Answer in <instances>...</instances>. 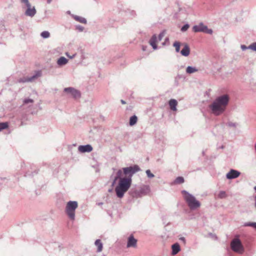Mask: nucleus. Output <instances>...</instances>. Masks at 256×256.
<instances>
[{"label": "nucleus", "instance_id": "1a4fd4ad", "mask_svg": "<svg viewBox=\"0 0 256 256\" xmlns=\"http://www.w3.org/2000/svg\"><path fill=\"white\" fill-rule=\"evenodd\" d=\"M41 75V72H36V73L34 74L32 76L30 77H24L22 78H20L18 82H31L34 80L36 78L40 76Z\"/></svg>", "mask_w": 256, "mask_h": 256}, {"label": "nucleus", "instance_id": "4be33fe9", "mask_svg": "<svg viewBox=\"0 0 256 256\" xmlns=\"http://www.w3.org/2000/svg\"><path fill=\"white\" fill-rule=\"evenodd\" d=\"M73 18L76 20L80 23L84 24H86V22H87L86 20L84 18H82V17H81L80 16H74Z\"/></svg>", "mask_w": 256, "mask_h": 256}, {"label": "nucleus", "instance_id": "4468645a", "mask_svg": "<svg viewBox=\"0 0 256 256\" xmlns=\"http://www.w3.org/2000/svg\"><path fill=\"white\" fill-rule=\"evenodd\" d=\"M140 193L142 196L144 195L147 194L150 192V188L148 186L144 185L141 186L139 189Z\"/></svg>", "mask_w": 256, "mask_h": 256}, {"label": "nucleus", "instance_id": "e433bc0d", "mask_svg": "<svg viewBox=\"0 0 256 256\" xmlns=\"http://www.w3.org/2000/svg\"><path fill=\"white\" fill-rule=\"evenodd\" d=\"M34 100L30 98H26L24 100V104H28V103H33Z\"/></svg>", "mask_w": 256, "mask_h": 256}, {"label": "nucleus", "instance_id": "c756f323", "mask_svg": "<svg viewBox=\"0 0 256 256\" xmlns=\"http://www.w3.org/2000/svg\"><path fill=\"white\" fill-rule=\"evenodd\" d=\"M244 226H252L254 228L256 229V222H248L244 224Z\"/></svg>", "mask_w": 256, "mask_h": 256}, {"label": "nucleus", "instance_id": "3c124183", "mask_svg": "<svg viewBox=\"0 0 256 256\" xmlns=\"http://www.w3.org/2000/svg\"><path fill=\"white\" fill-rule=\"evenodd\" d=\"M102 202L99 203V204L102 205Z\"/></svg>", "mask_w": 256, "mask_h": 256}, {"label": "nucleus", "instance_id": "cd10ccee", "mask_svg": "<svg viewBox=\"0 0 256 256\" xmlns=\"http://www.w3.org/2000/svg\"><path fill=\"white\" fill-rule=\"evenodd\" d=\"M122 174H124L123 171H122V168L118 170V171L117 172L116 174V176H115V178H116V179H118L120 180V178H122Z\"/></svg>", "mask_w": 256, "mask_h": 256}, {"label": "nucleus", "instance_id": "a18cd8bd", "mask_svg": "<svg viewBox=\"0 0 256 256\" xmlns=\"http://www.w3.org/2000/svg\"><path fill=\"white\" fill-rule=\"evenodd\" d=\"M254 200H255V203H254V205H255V206H256V195L254 196Z\"/></svg>", "mask_w": 256, "mask_h": 256}, {"label": "nucleus", "instance_id": "a211bd4d", "mask_svg": "<svg viewBox=\"0 0 256 256\" xmlns=\"http://www.w3.org/2000/svg\"><path fill=\"white\" fill-rule=\"evenodd\" d=\"M68 62V60L64 56L60 57L57 60V64L60 66L66 65Z\"/></svg>", "mask_w": 256, "mask_h": 256}, {"label": "nucleus", "instance_id": "6e6552de", "mask_svg": "<svg viewBox=\"0 0 256 256\" xmlns=\"http://www.w3.org/2000/svg\"><path fill=\"white\" fill-rule=\"evenodd\" d=\"M64 92L70 94L74 98H77L80 96V92L72 87L64 88Z\"/></svg>", "mask_w": 256, "mask_h": 256}, {"label": "nucleus", "instance_id": "c9c22d12", "mask_svg": "<svg viewBox=\"0 0 256 256\" xmlns=\"http://www.w3.org/2000/svg\"><path fill=\"white\" fill-rule=\"evenodd\" d=\"M165 35V32L164 31H162V32H161L158 36V41H160L162 40V38H164V36Z\"/></svg>", "mask_w": 256, "mask_h": 256}, {"label": "nucleus", "instance_id": "de8ad7c7", "mask_svg": "<svg viewBox=\"0 0 256 256\" xmlns=\"http://www.w3.org/2000/svg\"><path fill=\"white\" fill-rule=\"evenodd\" d=\"M108 191V192H112V188L109 189Z\"/></svg>", "mask_w": 256, "mask_h": 256}, {"label": "nucleus", "instance_id": "a878e982", "mask_svg": "<svg viewBox=\"0 0 256 256\" xmlns=\"http://www.w3.org/2000/svg\"><path fill=\"white\" fill-rule=\"evenodd\" d=\"M8 127V124L7 122H0V132L6 129Z\"/></svg>", "mask_w": 256, "mask_h": 256}, {"label": "nucleus", "instance_id": "a19ab883", "mask_svg": "<svg viewBox=\"0 0 256 256\" xmlns=\"http://www.w3.org/2000/svg\"><path fill=\"white\" fill-rule=\"evenodd\" d=\"M179 240L180 241L182 242L184 244H186V239L184 237H180V238Z\"/></svg>", "mask_w": 256, "mask_h": 256}, {"label": "nucleus", "instance_id": "7c9ffc66", "mask_svg": "<svg viewBox=\"0 0 256 256\" xmlns=\"http://www.w3.org/2000/svg\"><path fill=\"white\" fill-rule=\"evenodd\" d=\"M227 195L226 194V192L224 191H220L218 194V197L220 198H224L226 197Z\"/></svg>", "mask_w": 256, "mask_h": 256}, {"label": "nucleus", "instance_id": "c03bdc74", "mask_svg": "<svg viewBox=\"0 0 256 256\" xmlns=\"http://www.w3.org/2000/svg\"><path fill=\"white\" fill-rule=\"evenodd\" d=\"M120 102H121L122 104H126V102L124 100H121Z\"/></svg>", "mask_w": 256, "mask_h": 256}, {"label": "nucleus", "instance_id": "58836bf2", "mask_svg": "<svg viewBox=\"0 0 256 256\" xmlns=\"http://www.w3.org/2000/svg\"><path fill=\"white\" fill-rule=\"evenodd\" d=\"M21 2L22 3L24 4L26 6H30V4L28 0H21Z\"/></svg>", "mask_w": 256, "mask_h": 256}, {"label": "nucleus", "instance_id": "49530a36", "mask_svg": "<svg viewBox=\"0 0 256 256\" xmlns=\"http://www.w3.org/2000/svg\"><path fill=\"white\" fill-rule=\"evenodd\" d=\"M52 2V0H47L48 4H50Z\"/></svg>", "mask_w": 256, "mask_h": 256}, {"label": "nucleus", "instance_id": "ddd939ff", "mask_svg": "<svg viewBox=\"0 0 256 256\" xmlns=\"http://www.w3.org/2000/svg\"><path fill=\"white\" fill-rule=\"evenodd\" d=\"M137 240L134 238L132 235H130L128 240L127 247H134L136 246Z\"/></svg>", "mask_w": 256, "mask_h": 256}, {"label": "nucleus", "instance_id": "ea45409f", "mask_svg": "<svg viewBox=\"0 0 256 256\" xmlns=\"http://www.w3.org/2000/svg\"><path fill=\"white\" fill-rule=\"evenodd\" d=\"M240 48L242 50H248V46L244 44L241 45Z\"/></svg>", "mask_w": 256, "mask_h": 256}, {"label": "nucleus", "instance_id": "f257e3e1", "mask_svg": "<svg viewBox=\"0 0 256 256\" xmlns=\"http://www.w3.org/2000/svg\"><path fill=\"white\" fill-rule=\"evenodd\" d=\"M230 101V96L225 94L217 97L210 105L212 112L215 116L222 114L226 110Z\"/></svg>", "mask_w": 256, "mask_h": 256}, {"label": "nucleus", "instance_id": "f03ea898", "mask_svg": "<svg viewBox=\"0 0 256 256\" xmlns=\"http://www.w3.org/2000/svg\"><path fill=\"white\" fill-rule=\"evenodd\" d=\"M132 182V180H130L129 178L124 177L120 178L115 188L116 195L118 198H122L124 196V193L130 188Z\"/></svg>", "mask_w": 256, "mask_h": 256}, {"label": "nucleus", "instance_id": "2eb2a0df", "mask_svg": "<svg viewBox=\"0 0 256 256\" xmlns=\"http://www.w3.org/2000/svg\"><path fill=\"white\" fill-rule=\"evenodd\" d=\"M190 53V48L188 44H185L184 47L180 51V54L184 56H188Z\"/></svg>", "mask_w": 256, "mask_h": 256}, {"label": "nucleus", "instance_id": "7ed1b4c3", "mask_svg": "<svg viewBox=\"0 0 256 256\" xmlns=\"http://www.w3.org/2000/svg\"><path fill=\"white\" fill-rule=\"evenodd\" d=\"M184 198L191 210H196L200 206V202L192 194L185 190L182 191Z\"/></svg>", "mask_w": 256, "mask_h": 256}, {"label": "nucleus", "instance_id": "473e14b6", "mask_svg": "<svg viewBox=\"0 0 256 256\" xmlns=\"http://www.w3.org/2000/svg\"><path fill=\"white\" fill-rule=\"evenodd\" d=\"M248 49H250L254 51H256V42H254L250 46H248Z\"/></svg>", "mask_w": 256, "mask_h": 256}, {"label": "nucleus", "instance_id": "39448f33", "mask_svg": "<svg viewBox=\"0 0 256 256\" xmlns=\"http://www.w3.org/2000/svg\"><path fill=\"white\" fill-rule=\"evenodd\" d=\"M140 170V166L136 164L122 168L123 173L126 176L124 178H129L130 180H132V176L134 174Z\"/></svg>", "mask_w": 256, "mask_h": 256}, {"label": "nucleus", "instance_id": "bb28decb", "mask_svg": "<svg viewBox=\"0 0 256 256\" xmlns=\"http://www.w3.org/2000/svg\"><path fill=\"white\" fill-rule=\"evenodd\" d=\"M180 43L179 42H175L174 44H173V46L174 47H175L176 48V52H180Z\"/></svg>", "mask_w": 256, "mask_h": 256}, {"label": "nucleus", "instance_id": "aec40b11", "mask_svg": "<svg viewBox=\"0 0 256 256\" xmlns=\"http://www.w3.org/2000/svg\"><path fill=\"white\" fill-rule=\"evenodd\" d=\"M169 106H170V108L172 110H176V106L178 104V102L177 101L174 100V99H171L169 101Z\"/></svg>", "mask_w": 256, "mask_h": 256}, {"label": "nucleus", "instance_id": "2f4dec72", "mask_svg": "<svg viewBox=\"0 0 256 256\" xmlns=\"http://www.w3.org/2000/svg\"><path fill=\"white\" fill-rule=\"evenodd\" d=\"M226 125L230 127L236 128L238 126V124L237 122H227Z\"/></svg>", "mask_w": 256, "mask_h": 256}, {"label": "nucleus", "instance_id": "37998d69", "mask_svg": "<svg viewBox=\"0 0 256 256\" xmlns=\"http://www.w3.org/2000/svg\"><path fill=\"white\" fill-rule=\"evenodd\" d=\"M118 180V179H116V178H115V177H114V181H113V182H112V186L115 184V183H116V181Z\"/></svg>", "mask_w": 256, "mask_h": 256}, {"label": "nucleus", "instance_id": "0eeeda50", "mask_svg": "<svg viewBox=\"0 0 256 256\" xmlns=\"http://www.w3.org/2000/svg\"><path fill=\"white\" fill-rule=\"evenodd\" d=\"M192 30L195 32H203L208 34H212L213 32L212 29L208 28V26L204 25L202 22L198 25L194 26Z\"/></svg>", "mask_w": 256, "mask_h": 256}, {"label": "nucleus", "instance_id": "f704fd0d", "mask_svg": "<svg viewBox=\"0 0 256 256\" xmlns=\"http://www.w3.org/2000/svg\"><path fill=\"white\" fill-rule=\"evenodd\" d=\"M190 27V25L188 24H184L181 28V31L184 32L186 31Z\"/></svg>", "mask_w": 256, "mask_h": 256}, {"label": "nucleus", "instance_id": "20e7f679", "mask_svg": "<svg viewBox=\"0 0 256 256\" xmlns=\"http://www.w3.org/2000/svg\"><path fill=\"white\" fill-rule=\"evenodd\" d=\"M78 206V204L76 201H69L68 202L66 207V212L72 220L75 218V210Z\"/></svg>", "mask_w": 256, "mask_h": 256}, {"label": "nucleus", "instance_id": "5701e85b", "mask_svg": "<svg viewBox=\"0 0 256 256\" xmlns=\"http://www.w3.org/2000/svg\"><path fill=\"white\" fill-rule=\"evenodd\" d=\"M184 180L182 176H178L172 182V184H182L184 183Z\"/></svg>", "mask_w": 256, "mask_h": 256}, {"label": "nucleus", "instance_id": "412c9836", "mask_svg": "<svg viewBox=\"0 0 256 256\" xmlns=\"http://www.w3.org/2000/svg\"><path fill=\"white\" fill-rule=\"evenodd\" d=\"M94 244L98 248L97 252H100L102 251V248H103V244L101 242L100 240H99V239L96 240L94 242Z\"/></svg>", "mask_w": 256, "mask_h": 256}, {"label": "nucleus", "instance_id": "6ab92c4d", "mask_svg": "<svg viewBox=\"0 0 256 256\" xmlns=\"http://www.w3.org/2000/svg\"><path fill=\"white\" fill-rule=\"evenodd\" d=\"M129 194L133 198H140V197L142 196L141 194L140 193V191L138 190L131 189L130 190V191L129 192Z\"/></svg>", "mask_w": 256, "mask_h": 256}, {"label": "nucleus", "instance_id": "f8f14e48", "mask_svg": "<svg viewBox=\"0 0 256 256\" xmlns=\"http://www.w3.org/2000/svg\"><path fill=\"white\" fill-rule=\"evenodd\" d=\"M27 9L25 12V15L30 17H33L36 14V10L34 6L31 8V6H26Z\"/></svg>", "mask_w": 256, "mask_h": 256}, {"label": "nucleus", "instance_id": "4c0bfd02", "mask_svg": "<svg viewBox=\"0 0 256 256\" xmlns=\"http://www.w3.org/2000/svg\"><path fill=\"white\" fill-rule=\"evenodd\" d=\"M76 30H78L80 32H82L84 30V26H80V25H77L76 26Z\"/></svg>", "mask_w": 256, "mask_h": 256}, {"label": "nucleus", "instance_id": "423d86ee", "mask_svg": "<svg viewBox=\"0 0 256 256\" xmlns=\"http://www.w3.org/2000/svg\"><path fill=\"white\" fill-rule=\"evenodd\" d=\"M232 250L236 252L242 253L244 252V248L242 242L238 238H234L230 243Z\"/></svg>", "mask_w": 256, "mask_h": 256}, {"label": "nucleus", "instance_id": "393cba45", "mask_svg": "<svg viewBox=\"0 0 256 256\" xmlns=\"http://www.w3.org/2000/svg\"><path fill=\"white\" fill-rule=\"evenodd\" d=\"M197 71L198 69H196L195 67H192L191 66H188L186 69V73L189 74L194 73Z\"/></svg>", "mask_w": 256, "mask_h": 256}, {"label": "nucleus", "instance_id": "9d476101", "mask_svg": "<svg viewBox=\"0 0 256 256\" xmlns=\"http://www.w3.org/2000/svg\"><path fill=\"white\" fill-rule=\"evenodd\" d=\"M240 174V172L236 170L231 169L226 174V178L232 180L238 178Z\"/></svg>", "mask_w": 256, "mask_h": 256}, {"label": "nucleus", "instance_id": "b1692460", "mask_svg": "<svg viewBox=\"0 0 256 256\" xmlns=\"http://www.w3.org/2000/svg\"><path fill=\"white\" fill-rule=\"evenodd\" d=\"M137 120H138V118L136 115H134V116H132L130 118V122H129L130 125V126H132L134 125L136 123Z\"/></svg>", "mask_w": 256, "mask_h": 256}, {"label": "nucleus", "instance_id": "603ef678", "mask_svg": "<svg viewBox=\"0 0 256 256\" xmlns=\"http://www.w3.org/2000/svg\"><path fill=\"white\" fill-rule=\"evenodd\" d=\"M103 256H104V255Z\"/></svg>", "mask_w": 256, "mask_h": 256}, {"label": "nucleus", "instance_id": "09e8293b", "mask_svg": "<svg viewBox=\"0 0 256 256\" xmlns=\"http://www.w3.org/2000/svg\"><path fill=\"white\" fill-rule=\"evenodd\" d=\"M254 189L256 192V186L254 187Z\"/></svg>", "mask_w": 256, "mask_h": 256}, {"label": "nucleus", "instance_id": "9b49d317", "mask_svg": "<svg viewBox=\"0 0 256 256\" xmlns=\"http://www.w3.org/2000/svg\"><path fill=\"white\" fill-rule=\"evenodd\" d=\"M78 150L82 153L90 152L92 150V147L90 144L80 146Z\"/></svg>", "mask_w": 256, "mask_h": 256}, {"label": "nucleus", "instance_id": "dca6fc26", "mask_svg": "<svg viewBox=\"0 0 256 256\" xmlns=\"http://www.w3.org/2000/svg\"><path fill=\"white\" fill-rule=\"evenodd\" d=\"M156 42L157 37L156 34H154L150 40L149 42L154 50H156L158 48L156 44Z\"/></svg>", "mask_w": 256, "mask_h": 256}, {"label": "nucleus", "instance_id": "8fccbe9b", "mask_svg": "<svg viewBox=\"0 0 256 256\" xmlns=\"http://www.w3.org/2000/svg\"><path fill=\"white\" fill-rule=\"evenodd\" d=\"M254 147L255 149L256 150V143L254 144Z\"/></svg>", "mask_w": 256, "mask_h": 256}, {"label": "nucleus", "instance_id": "79ce46f5", "mask_svg": "<svg viewBox=\"0 0 256 256\" xmlns=\"http://www.w3.org/2000/svg\"><path fill=\"white\" fill-rule=\"evenodd\" d=\"M76 54H72V56H69L67 53H66V56L69 57L70 59H72V58H74L75 56H76Z\"/></svg>", "mask_w": 256, "mask_h": 256}, {"label": "nucleus", "instance_id": "c85d7f7f", "mask_svg": "<svg viewBox=\"0 0 256 256\" xmlns=\"http://www.w3.org/2000/svg\"><path fill=\"white\" fill-rule=\"evenodd\" d=\"M40 36L44 38H47L50 36V34L48 31H43L41 32Z\"/></svg>", "mask_w": 256, "mask_h": 256}, {"label": "nucleus", "instance_id": "f3484780", "mask_svg": "<svg viewBox=\"0 0 256 256\" xmlns=\"http://www.w3.org/2000/svg\"><path fill=\"white\" fill-rule=\"evenodd\" d=\"M172 254L173 255L176 254L180 250V244L178 242H176V243L173 244L172 246Z\"/></svg>", "mask_w": 256, "mask_h": 256}, {"label": "nucleus", "instance_id": "72a5a7b5", "mask_svg": "<svg viewBox=\"0 0 256 256\" xmlns=\"http://www.w3.org/2000/svg\"><path fill=\"white\" fill-rule=\"evenodd\" d=\"M146 174L147 175V176L148 178H152L154 176V174H152L150 172V170H147L146 171Z\"/></svg>", "mask_w": 256, "mask_h": 256}]
</instances>
